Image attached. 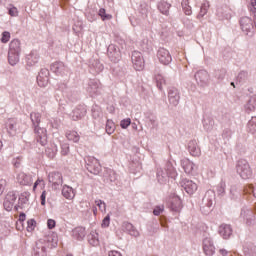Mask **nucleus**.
I'll return each mask as SVG.
<instances>
[{
	"label": "nucleus",
	"mask_w": 256,
	"mask_h": 256,
	"mask_svg": "<svg viewBox=\"0 0 256 256\" xmlns=\"http://www.w3.org/2000/svg\"><path fill=\"white\" fill-rule=\"evenodd\" d=\"M21 51V45L19 41L14 40L10 43V49L8 52V62L10 65H17L19 62V54Z\"/></svg>",
	"instance_id": "obj_1"
},
{
	"label": "nucleus",
	"mask_w": 256,
	"mask_h": 256,
	"mask_svg": "<svg viewBox=\"0 0 256 256\" xmlns=\"http://www.w3.org/2000/svg\"><path fill=\"white\" fill-rule=\"evenodd\" d=\"M237 172L241 177H243L244 180H248L249 177H251L252 175V169L249 162H247L246 160H241L240 162H238Z\"/></svg>",
	"instance_id": "obj_2"
},
{
	"label": "nucleus",
	"mask_w": 256,
	"mask_h": 256,
	"mask_svg": "<svg viewBox=\"0 0 256 256\" xmlns=\"http://www.w3.org/2000/svg\"><path fill=\"white\" fill-rule=\"evenodd\" d=\"M157 57L162 65H169V63H172L173 61V56L166 47H160L157 52Z\"/></svg>",
	"instance_id": "obj_3"
},
{
	"label": "nucleus",
	"mask_w": 256,
	"mask_h": 256,
	"mask_svg": "<svg viewBox=\"0 0 256 256\" xmlns=\"http://www.w3.org/2000/svg\"><path fill=\"white\" fill-rule=\"evenodd\" d=\"M16 200L17 194L15 193V191H8L4 199V208L6 209V211H13Z\"/></svg>",
	"instance_id": "obj_4"
},
{
	"label": "nucleus",
	"mask_w": 256,
	"mask_h": 256,
	"mask_svg": "<svg viewBox=\"0 0 256 256\" xmlns=\"http://www.w3.org/2000/svg\"><path fill=\"white\" fill-rule=\"evenodd\" d=\"M132 64L137 71H142L145 67V60L141 54V52H133L132 53Z\"/></svg>",
	"instance_id": "obj_5"
},
{
	"label": "nucleus",
	"mask_w": 256,
	"mask_h": 256,
	"mask_svg": "<svg viewBox=\"0 0 256 256\" xmlns=\"http://www.w3.org/2000/svg\"><path fill=\"white\" fill-rule=\"evenodd\" d=\"M87 169L90 173L98 175L101 171V164L97 158H87Z\"/></svg>",
	"instance_id": "obj_6"
},
{
	"label": "nucleus",
	"mask_w": 256,
	"mask_h": 256,
	"mask_svg": "<svg viewBox=\"0 0 256 256\" xmlns=\"http://www.w3.org/2000/svg\"><path fill=\"white\" fill-rule=\"evenodd\" d=\"M49 70L47 68H43L37 76V83L40 87H47L49 83Z\"/></svg>",
	"instance_id": "obj_7"
},
{
	"label": "nucleus",
	"mask_w": 256,
	"mask_h": 256,
	"mask_svg": "<svg viewBox=\"0 0 256 256\" xmlns=\"http://www.w3.org/2000/svg\"><path fill=\"white\" fill-rule=\"evenodd\" d=\"M16 180L18 184H23V185L31 184V182H33L32 175H29L24 171H19V173H17Z\"/></svg>",
	"instance_id": "obj_8"
},
{
	"label": "nucleus",
	"mask_w": 256,
	"mask_h": 256,
	"mask_svg": "<svg viewBox=\"0 0 256 256\" xmlns=\"http://www.w3.org/2000/svg\"><path fill=\"white\" fill-rule=\"evenodd\" d=\"M203 250L204 253L208 256L214 255L215 253V246L212 242L210 237H206L203 241Z\"/></svg>",
	"instance_id": "obj_9"
},
{
	"label": "nucleus",
	"mask_w": 256,
	"mask_h": 256,
	"mask_svg": "<svg viewBox=\"0 0 256 256\" xmlns=\"http://www.w3.org/2000/svg\"><path fill=\"white\" fill-rule=\"evenodd\" d=\"M182 186L184 190L190 195L195 193L198 189L196 182H193V180H182Z\"/></svg>",
	"instance_id": "obj_10"
},
{
	"label": "nucleus",
	"mask_w": 256,
	"mask_h": 256,
	"mask_svg": "<svg viewBox=\"0 0 256 256\" xmlns=\"http://www.w3.org/2000/svg\"><path fill=\"white\" fill-rule=\"evenodd\" d=\"M35 133L37 135V140L41 142V144H46L47 142V129L44 127H35Z\"/></svg>",
	"instance_id": "obj_11"
},
{
	"label": "nucleus",
	"mask_w": 256,
	"mask_h": 256,
	"mask_svg": "<svg viewBox=\"0 0 256 256\" xmlns=\"http://www.w3.org/2000/svg\"><path fill=\"white\" fill-rule=\"evenodd\" d=\"M168 98H169V103H171L172 105H178L180 100V94L178 89L176 88L170 89V92L168 93Z\"/></svg>",
	"instance_id": "obj_12"
},
{
	"label": "nucleus",
	"mask_w": 256,
	"mask_h": 256,
	"mask_svg": "<svg viewBox=\"0 0 256 256\" xmlns=\"http://www.w3.org/2000/svg\"><path fill=\"white\" fill-rule=\"evenodd\" d=\"M62 195L66 200H74L75 191L72 189V186L64 185L62 188Z\"/></svg>",
	"instance_id": "obj_13"
},
{
	"label": "nucleus",
	"mask_w": 256,
	"mask_h": 256,
	"mask_svg": "<svg viewBox=\"0 0 256 256\" xmlns=\"http://www.w3.org/2000/svg\"><path fill=\"white\" fill-rule=\"evenodd\" d=\"M232 228L229 224H222L219 227V233L224 237V239H228L232 235Z\"/></svg>",
	"instance_id": "obj_14"
},
{
	"label": "nucleus",
	"mask_w": 256,
	"mask_h": 256,
	"mask_svg": "<svg viewBox=\"0 0 256 256\" xmlns=\"http://www.w3.org/2000/svg\"><path fill=\"white\" fill-rule=\"evenodd\" d=\"M49 182H52V184H62L63 177L62 174L59 172H52L48 175Z\"/></svg>",
	"instance_id": "obj_15"
},
{
	"label": "nucleus",
	"mask_w": 256,
	"mask_h": 256,
	"mask_svg": "<svg viewBox=\"0 0 256 256\" xmlns=\"http://www.w3.org/2000/svg\"><path fill=\"white\" fill-rule=\"evenodd\" d=\"M181 164L185 173H192L195 167L194 162H191V160H189L188 158H183V160H181Z\"/></svg>",
	"instance_id": "obj_16"
},
{
	"label": "nucleus",
	"mask_w": 256,
	"mask_h": 256,
	"mask_svg": "<svg viewBox=\"0 0 256 256\" xmlns=\"http://www.w3.org/2000/svg\"><path fill=\"white\" fill-rule=\"evenodd\" d=\"M66 138L72 142H79V140H81V136L79 135L78 131H75L74 129L66 131Z\"/></svg>",
	"instance_id": "obj_17"
},
{
	"label": "nucleus",
	"mask_w": 256,
	"mask_h": 256,
	"mask_svg": "<svg viewBox=\"0 0 256 256\" xmlns=\"http://www.w3.org/2000/svg\"><path fill=\"white\" fill-rule=\"evenodd\" d=\"M39 58L40 56L39 54H37V52H31L27 56V65L29 66L36 65L39 62Z\"/></svg>",
	"instance_id": "obj_18"
},
{
	"label": "nucleus",
	"mask_w": 256,
	"mask_h": 256,
	"mask_svg": "<svg viewBox=\"0 0 256 256\" xmlns=\"http://www.w3.org/2000/svg\"><path fill=\"white\" fill-rule=\"evenodd\" d=\"M85 235L86 228H84L83 226H78L74 228L73 237H75L76 239H84Z\"/></svg>",
	"instance_id": "obj_19"
},
{
	"label": "nucleus",
	"mask_w": 256,
	"mask_h": 256,
	"mask_svg": "<svg viewBox=\"0 0 256 256\" xmlns=\"http://www.w3.org/2000/svg\"><path fill=\"white\" fill-rule=\"evenodd\" d=\"M88 241L91 246H99V233H97L96 231L90 233V235H88Z\"/></svg>",
	"instance_id": "obj_20"
},
{
	"label": "nucleus",
	"mask_w": 256,
	"mask_h": 256,
	"mask_svg": "<svg viewBox=\"0 0 256 256\" xmlns=\"http://www.w3.org/2000/svg\"><path fill=\"white\" fill-rule=\"evenodd\" d=\"M171 8V3H168V1H160L158 3V10L162 12V14H169Z\"/></svg>",
	"instance_id": "obj_21"
},
{
	"label": "nucleus",
	"mask_w": 256,
	"mask_h": 256,
	"mask_svg": "<svg viewBox=\"0 0 256 256\" xmlns=\"http://www.w3.org/2000/svg\"><path fill=\"white\" fill-rule=\"evenodd\" d=\"M31 117V120L33 122V125L35 126V129L36 127H39L40 123H41V114H39L38 111H33L32 114L30 115Z\"/></svg>",
	"instance_id": "obj_22"
},
{
	"label": "nucleus",
	"mask_w": 256,
	"mask_h": 256,
	"mask_svg": "<svg viewBox=\"0 0 256 256\" xmlns=\"http://www.w3.org/2000/svg\"><path fill=\"white\" fill-rule=\"evenodd\" d=\"M172 211H180L182 203L180 198H173L170 204Z\"/></svg>",
	"instance_id": "obj_23"
},
{
	"label": "nucleus",
	"mask_w": 256,
	"mask_h": 256,
	"mask_svg": "<svg viewBox=\"0 0 256 256\" xmlns=\"http://www.w3.org/2000/svg\"><path fill=\"white\" fill-rule=\"evenodd\" d=\"M182 7L185 14H192V8L190 6V0H182Z\"/></svg>",
	"instance_id": "obj_24"
},
{
	"label": "nucleus",
	"mask_w": 256,
	"mask_h": 256,
	"mask_svg": "<svg viewBox=\"0 0 256 256\" xmlns=\"http://www.w3.org/2000/svg\"><path fill=\"white\" fill-rule=\"evenodd\" d=\"M115 129H116L115 122H113V120H107L106 132L109 133V135H111V133H114Z\"/></svg>",
	"instance_id": "obj_25"
},
{
	"label": "nucleus",
	"mask_w": 256,
	"mask_h": 256,
	"mask_svg": "<svg viewBox=\"0 0 256 256\" xmlns=\"http://www.w3.org/2000/svg\"><path fill=\"white\" fill-rule=\"evenodd\" d=\"M246 108L250 111H254L256 109V96H251V98L248 100Z\"/></svg>",
	"instance_id": "obj_26"
},
{
	"label": "nucleus",
	"mask_w": 256,
	"mask_h": 256,
	"mask_svg": "<svg viewBox=\"0 0 256 256\" xmlns=\"http://www.w3.org/2000/svg\"><path fill=\"white\" fill-rule=\"evenodd\" d=\"M99 16H101L102 21H109L110 19H112V14H107L105 8H100Z\"/></svg>",
	"instance_id": "obj_27"
},
{
	"label": "nucleus",
	"mask_w": 256,
	"mask_h": 256,
	"mask_svg": "<svg viewBox=\"0 0 256 256\" xmlns=\"http://www.w3.org/2000/svg\"><path fill=\"white\" fill-rule=\"evenodd\" d=\"M156 83H157V87L159 89H163V85L166 84V80L165 78L162 76V74H157L156 76Z\"/></svg>",
	"instance_id": "obj_28"
},
{
	"label": "nucleus",
	"mask_w": 256,
	"mask_h": 256,
	"mask_svg": "<svg viewBox=\"0 0 256 256\" xmlns=\"http://www.w3.org/2000/svg\"><path fill=\"white\" fill-rule=\"evenodd\" d=\"M36 226H37L36 220H28L27 221V231L29 233H32L33 231H35Z\"/></svg>",
	"instance_id": "obj_29"
},
{
	"label": "nucleus",
	"mask_w": 256,
	"mask_h": 256,
	"mask_svg": "<svg viewBox=\"0 0 256 256\" xmlns=\"http://www.w3.org/2000/svg\"><path fill=\"white\" fill-rule=\"evenodd\" d=\"M209 8H210L209 1H204V3H202L201 9H200V14L202 16H204L205 14H207Z\"/></svg>",
	"instance_id": "obj_30"
},
{
	"label": "nucleus",
	"mask_w": 256,
	"mask_h": 256,
	"mask_svg": "<svg viewBox=\"0 0 256 256\" xmlns=\"http://www.w3.org/2000/svg\"><path fill=\"white\" fill-rule=\"evenodd\" d=\"M7 180L0 178V196L3 195L4 191L7 189Z\"/></svg>",
	"instance_id": "obj_31"
},
{
	"label": "nucleus",
	"mask_w": 256,
	"mask_h": 256,
	"mask_svg": "<svg viewBox=\"0 0 256 256\" xmlns=\"http://www.w3.org/2000/svg\"><path fill=\"white\" fill-rule=\"evenodd\" d=\"M130 125H131V118H124L120 122V127H122V129H127Z\"/></svg>",
	"instance_id": "obj_32"
},
{
	"label": "nucleus",
	"mask_w": 256,
	"mask_h": 256,
	"mask_svg": "<svg viewBox=\"0 0 256 256\" xmlns=\"http://www.w3.org/2000/svg\"><path fill=\"white\" fill-rule=\"evenodd\" d=\"M95 204H96V206H98V208L100 209V211L102 213L106 212L107 206H106L105 202H103L102 200H96Z\"/></svg>",
	"instance_id": "obj_33"
},
{
	"label": "nucleus",
	"mask_w": 256,
	"mask_h": 256,
	"mask_svg": "<svg viewBox=\"0 0 256 256\" xmlns=\"http://www.w3.org/2000/svg\"><path fill=\"white\" fill-rule=\"evenodd\" d=\"M61 153L62 155H68V153H70V144L68 143L62 144Z\"/></svg>",
	"instance_id": "obj_34"
},
{
	"label": "nucleus",
	"mask_w": 256,
	"mask_h": 256,
	"mask_svg": "<svg viewBox=\"0 0 256 256\" xmlns=\"http://www.w3.org/2000/svg\"><path fill=\"white\" fill-rule=\"evenodd\" d=\"M10 39H11L10 32H3L2 33V39H1L2 43H8V41H10Z\"/></svg>",
	"instance_id": "obj_35"
},
{
	"label": "nucleus",
	"mask_w": 256,
	"mask_h": 256,
	"mask_svg": "<svg viewBox=\"0 0 256 256\" xmlns=\"http://www.w3.org/2000/svg\"><path fill=\"white\" fill-rule=\"evenodd\" d=\"M49 158H55V155L57 153V147H53V149H51L50 147H48V149H46Z\"/></svg>",
	"instance_id": "obj_36"
},
{
	"label": "nucleus",
	"mask_w": 256,
	"mask_h": 256,
	"mask_svg": "<svg viewBox=\"0 0 256 256\" xmlns=\"http://www.w3.org/2000/svg\"><path fill=\"white\" fill-rule=\"evenodd\" d=\"M240 23L242 27H245V25H248L249 23H251V19L249 18V16H243Z\"/></svg>",
	"instance_id": "obj_37"
},
{
	"label": "nucleus",
	"mask_w": 256,
	"mask_h": 256,
	"mask_svg": "<svg viewBox=\"0 0 256 256\" xmlns=\"http://www.w3.org/2000/svg\"><path fill=\"white\" fill-rule=\"evenodd\" d=\"M82 116H84V114H80L79 109H74V111H73V119L74 120H78L79 118H82Z\"/></svg>",
	"instance_id": "obj_38"
},
{
	"label": "nucleus",
	"mask_w": 256,
	"mask_h": 256,
	"mask_svg": "<svg viewBox=\"0 0 256 256\" xmlns=\"http://www.w3.org/2000/svg\"><path fill=\"white\" fill-rule=\"evenodd\" d=\"M163 211H164V206H156L154 208L153 213L154 215H160L161 213H163Z\"/></svg>",
	"instance_id": "obj_39"
},
{
	"label": "nucleus",
	"mask_w": 256,
	"mask_h": 256,
	"mask_svg": "<svg viewBox=\"0 0 256 256\" xmlns=\"http://www.w3.org/2000/svg\"><path fill=\"white\" fill-rule=\"evenodd\" d=\"M42 206H45L47 200V191H43L40 197Z\"/></svg>",
	"instance_id": "obj_40"
},
{
	"label": "nucleus",
	"mask_w": 256,
	"mask_h": 256,
	"mask_svg": "<svg viewBox=\"0 0 256 256\" xmlns=\"http://www.w3.org/2000/svg\"><path fill=\"white\" fill-rule=\"evenodd\" d=\"M109 225H110V215H106V217H104V220L102 221V226L106 228Z\"/></svg>",
	"instance_id": "obj_41"
},
{
	"label": "nucleus",
	"mask_w": 256,
	"mask_h": 256,
	"mask_svg": "<svg viewBox=\"0 0 256 256\" xmlns=\"http://www.w3.org/2000/svg\"><path fill=\"white\" fill-rule=\"evenodd\" d=\"M108 256H123L119 250H109Z\"/></svg>",
	"instance_id": "obj_42"
},
{
	"label": "nucleus",
	"mask_w": 256,
	"mask_h": 256,
	"mask_svg": "<svg viewBox=\"0 0 256 256\" xmlns=\"http://www.w3.org/2000/svg\"><path fill=\"white\" fill-rule=\"evenodd\" d=\"M9 14H10L11 16H18V14H19L18 9L15 8V7L10 8V9H9Z\"/></svg>",
	"instance_id": "obj_43"
},
{
	"label": "nucleus",
	"mask_w": 256,
	"mask_h": 256,
	"mask_svg": "<svg viewBox=\"0 0 256 256\" xmlns=\"http://www.w3.org/2000/svg\"><path fill=\"white\" fill-rule=\"evenodd\" d=\"M22 158H15L13 160L14 167L19 168L21 165Z\"/></svg>",
	"instance_id": "obj_44"
},
{
	"label": "nucleus",
	"mask_w": 256,
	"mask_h": 256,
	"mask_svg": "<svg viewBox=\"0 0 256 256\" xmlns=\"http://www.w3.org/2000/svg\"><path fill=\"white\" fill-rule=\"evenodd\" d=\"M47 226L50 229L55 228V226H56L55 220H51V218H50V220H48V222H47Z\"/></svg>",
	"instance_id": "obj_45"
},
{
	"label": "nucleus",
	"mask_w": 256,
	"mask_h": 256,
	"mask_svg": "<svg viewBox=\"0 0 256 256\" xmlns=\"http://www.w3.org/2000/svg\"><path fill=\"white\" fill-rule=\"evenodd\" d=\"M41 182H43V180H41L40 178H38V180H36V182H35L34 185H33V191H36L37 186H38L39 184H41Z\"/></svg>",
	"instance_id": "obj_46"
},
{
	"label": "nucleus",
	"mask_w": 256,
	"mask_h": 256,
	"mask_svg": "<svg viewBox=\"0 0 256 256\" xmlns=\"http://www.w3.org/2000/svg\"><path fill=\"white\" fill-rule=\"evenodd\" d=\"M25 219H26V214L25 213H20L19 222H25Z\"/></svg>",
	"instance_id": "obj_47"
},
{
	"label": "nucleus",
	"mask_w": 256,
	"mask_h": 256,
	"mask_svg": "<svg viewBox=\"0 0 256 256\" xmlns=\"http://www.w3.org/2000/svg\"><path fill=\"white\" fill-rule=\"evenodd\" d=\"M90 85H93L94 89H90V91H96L99 87V84L98 83H95V82H92Z\"/></svg>",
	"instance_id": "obj_48"
},
{
	"label": "nucleus",
	"mask_w": 256,
	"mask_h": 256,
	"mask_svg": "<svg viewBox=\"0 0 256 256\" xmlns=\"http://www.w3.org/2000/svg\"><path fill=\"white\" fill-rule=\"evenodd\" d=\"M108 173L112 174L115 179V177L117 175L116 171H114L113 169H108Z\"/></svg>",
	"instance_id": "obj_49"
},
{
	"label": "nucleus",
	"mask_w": 256,
	"mask_h": 256,
	"mask_svg": "<svg viewBox=\"0 0 256 256\" xmlns=\"http://www.w3.org/2000/svg\"><path fill=\"white\" fill-rule=\"evenodd\" d=\"M221 255H227V250L225 248L220 249Z\"/></svg>",
	"instance_id": "obj_50"
},
{
	"label": "nucleus",
	"mask_w": 256,
	"mask_h": 256,
	"mask_svg": "<svg viewBox=\"0 0 256 256\" xmlns=\"http://www.w3.org/2000/svg\"><path fill=\"white\" fill-rule=\"evenodd\" d=\"M192 155H198L200 151H191Z\"/></svg>",
	"instance_id": "obj_51"
},
{
	"label": "nucleus",
	"mask_w": 256,
	"mask_h": 256,
	"mask_svg": "<svg viewBox=\"0 0 256 256\" xmlns=\"http://www.w3.org/2000/svg\"><path fill=\"white\" fill-rule=\"evenodd\" d=\"M131 235H139V232L138 231H132Z\"/></svg>",
	"instance_id": "obj_52"
},
{
	"label": "nucleus",
	"mask_w": 256,
	"mask_h": 256,
	"mask_svg": "<svg viewBox=\"0 0 256 256\" xmlns=\"http://www.w3.org/2000/svg\"><path fill=\"white\" fill-rule=\"evenodd\" d=\"M222 191H225V183H221Z\"/></svg>",
	"instance_id": "obj_53"
},
{
	"label": "nucleus",
	"mask_w": 256,
	"mask_h": 256,
	"mask_svg": "<svg viewBox=\"0 0 256 256\" xmlns=\"http://www.w3.org/2000/svg\"><path fill=\"white\" fill-rule=\"evenodd\" d=\"M93 213H94V215H97V213H98L97 208H93Z\"/></svg>",
	"instance_id": "obj_54"
},
{
	"label": "nucleus",
	"mask_w": 256,
	"mask_h": 256,
	"mask_svg": "<svg viewBox=\"0 0 256 256\" xmlns=\"http://www.w3.org/2000/svg\"><path fill=\"white\" fill-rule=\"evenodd\" d=\"M2 147H3V142H1V140H0V151H1Z\"/></svg>",
	"instance_id": "obj_55"
},
{
	"label": "nucleus",
	"mask_w": 256,
	"mask_h": 256,
	"mask_svg": "<svg viewBox=\"0 0 256 256\" xmlns=\"http://www.w3.org/2000/svg\"><path fill=\"white\" fill-rule=\"evenodd\" d=\"M253 194H254V195H255V197H256V189H254Z\"/></svg>",
	"instance_id": "obj_56"
},
{
	"label": "nucleus",
	"mask_w": 256,
	"mask_h": 256,
	"mask_svg": "<svg viewBox=\"0 0 256 256\" xmlns=\"http://www.w3.org/2000/svg\"><path fill=\"white\" fill-rule=\"evenodd\" d=\"M231 85L235 87V83H231Z\"/></svg>",
	"instance_id": "obj_57"
}]
</instances>
